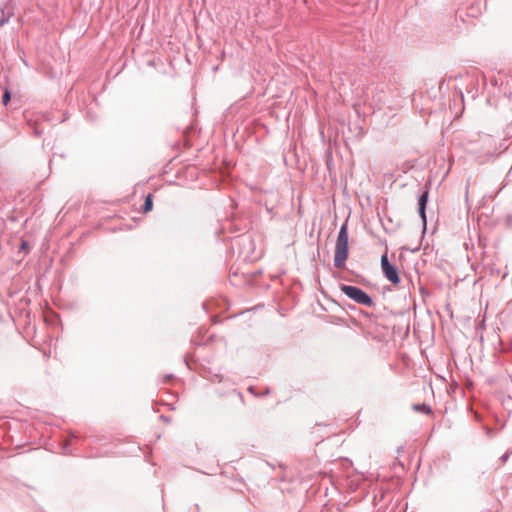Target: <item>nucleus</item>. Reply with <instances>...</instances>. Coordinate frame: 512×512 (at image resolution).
<instances>
[{
  "instance_id": "f257e3e1",
  "label": "nucleus",
  "mask_w": 512,
  "mask_h": 512,
  "mask_svg": "<svg viewBox=\"0 0 512 512\" xmlns=\"http://www.w3.org/2000/svg\"><path fill=\"white\" fill-rule=\"evenodd\" d=\"M348 240V225L345 222L341 225L336 240L334 266L338 269H343L346 266V260L348 258Z\"/></svg>"
},
{
  "instance_id": "f03ea898",
  "label": "nucleus",
  "mask_w": 512,
  "mask_h": 512,
  "mask_svg": "<svg viewBox=\"0 0 512 512\" xmlns=\"http://www.w3.org/2000/svg\"><path fill=\"white\" fill-rule=\"evenodd\" d=\"M339 289L349 299L353 300L355 303L359 305H363L366 307L375 306L373 298L360 287L348 284H340Z\"/></svg>"
},
{
  "instance_id": "7ed1b4c3",
  "label": "nucleus",
  "mask_w": 512,
  "mask_h": 512,
  "mask_svg": "<svg viewBox=\"0 0 512 512\" xmlns=\"http://www.w3.org/2000/svg\"><path fill=\"white\" fill-rule=\"evenodd\" d=\"M381 268H382V271H383L385 277L392 284L400 283L398 269L389 262L386 254L382 255V257H381Z\"/></svg>"
},
{
  "instance_id": "20e7f679",
  "label": "nucleus",
  "mask_w": 512,
  "mask_h": 512,
  "mask_svg": "<svg viewBox=\"0 0 512 512\" xmlns=\"http://www.w3.org/2000/svg\"><path fill=\"white\" fill-rule=\"evenodd\" d=\"M429 191L424 190L418 197V213L422 220L423 227L426 228L427 218H426V206L428 202Z\"/></svg>"
},
{
  "instance_id": "39448f33",
  "label": "nucleus",
  "mask_w": 512,
  "mask_h": 512,
  "mask_svg": "<svg viewBox=\"0 0 512 512\" xmlns=\"http://www.w3.org/2000/svg\"><path fill=\"white\" fill-rule=\"evenodd\" d=\"M412 409L416 412H420L426 415L432 413L431 407L425 403L413 404Z\"/></svg>"
},
{
  "instance_id": "423d86ee",
  "label": "nucleus",
  "mask_w": 512,
  "mask_h": 512,
  "mask_svg": "<svg viewBox=\"0 0 512 512\" xmlns=\"http://www.w3.org/2000/svg\"><path fill=\"white\" fill-rule=\"evenodd\" d=\"M7 9V6L5 7H2L0 9V27L4 26L6 23H8V21L10 20L11 16H12V12L10 11H6Z\"/></svg>"
},
{
  "instance_id": "0eeeda50",
  "label": "nucleus",
  "mask_w": 512,
  "mask_h": 512,
  "mask_svg": "<svg viewBox=\"0 0 512 512\" xmlns=\"http://www.w3.org/2000/svg\"><path fill=\"white\" fill-rule=\"evenodd\" d=\"M152 208H153L152 195L148 194L144 200L141 210L143 213H147V212L151 211Z\"/></svg>"
},
{
  "instance_id": "6e6552de",
  "label": "nucleus",
  "mask_w": 512,
  "mask_h": 512,
  "mask_svg": "<svg viewBox=\"0 0 512 512\" xmlns=\"http://www.w3.org/2000/svg\"><path fill=\"white\" fill-rule=\"evenodd\" d=\"M11 100V92L8 88L4 89L3 95H2V103L7 106L8 103Z\"/></svg>"
},
{
  "instance_id": "1a4fd4ad",
  "label": "nucleus",
  "mask_w": 512,
  "mask_h": 512,
  "mask_svg": "<svg viewBox=\"0 0 512 512\" xmlns=\"http://www.w3.org/2000/svg\"><path fill=\"white\" fill-rule=\"evenodd\" d=\"M160 420H162L163 422H166V423H169L171 421L170 417L166 416V415H160Z\"/></svg>"
},
{
  "instance_id": "9d476101",
  "label": "nucleus",
  "mask_w": 512,
  "mask_h": 512,
  "mask_svg": "<svg viewBox=\"0 0 512 512\" xmlns=\"http://www.w3.org/2000/svg\"><path fill=\"white\" fill-rule=\"evenodd\" d=\"M508 458H509V452H506V453H504V454L500 457V460H501L502 462H506V461L508 460Z\"/></svg>"
},
{
  "instance_id": "9b49d317",
  "label": "nucleus",
  "mask_w": 512,
  "mask_h": 512,
  "mask_svg": "<svg viewBox=\"0 0 512 512\" xmlns=\"http://www.w3.org/2000/svg\"><path fill=\"white\" fill-rule=\"evenodd\" d=\"M21 249H22V250H28V249H29V244H28V242H26V241H22V243H21Z\"/></svg>"
},
{
  "instance_id": "f8f14e48",
  "label": "nucleus",
  "mask_w": 512,
  "mask_h": 512,
  "mask_svg": "<svg viewBox=\"0 0 512 512\" xmlns=\"http://www.w3.org/2000/svg\"><path fill=\"white\" fill-rule=\"evenodd\" d=\"M172 377H173V375H172V374L167 375V376L165 377V379H164V382H165V383H166V382H168V380L172 379Z\"/></svg>"
},
{
  "instance_id": "ddd939ff",
  "label": "nucleus",
  "mask_w": 512,
  "mask_h": 512,
  "mask_svg": "<svg viewBox=\"0 0 512 512\" xmlns=\"http://www.w3.org/2000/svg\"><path fill=\"white\" fill-rule=\"evenodd\" d=\"M35 133H36L37 135H40V134H41V132H39L37 129L35 130Z\"/></svg>"
}]
</instances>
